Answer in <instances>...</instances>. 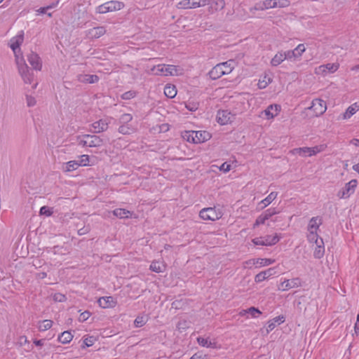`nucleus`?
<instances>
[{
  "mask_svg": "<svg viewBox=\"0 0 359 359\" xmlns=\"http://www.w3.org/2000/svg\"><path fill=\"white\" fill-rule=\"evenodd\" d=\"M235 61L229 60L216 65L208 73L212 80H217L223 75L230 74L234 69Z\"/></svg>",
  "mask_w": 359,
  "mask_h": 359,
  "instance_id": "f257e3e1",
  "label": "nucleus"
},
{
  "mask_svg": "<svg viewBox=\"0 0 359 359\" xmlns=\"http://www.w3.org/2000/svg\"><path fill=\"white\" fill-rule=\"evenodd\" d=\"M124 6L125 4L122 1H109L98 6L96 8V13L104 14L108 12L120 11L124 8Z\"/></svg>",
  "mask_w": 359,
  "mask_h": 359,
  "instance_id": "f03ea898",
  "label": "nucleus"
},
{
  "mask_svg": "<svg viewBox=\"0 0 359 359\" xmlns=\"http://www.w3.org/2000/svg\"><path fill=\"white\" fill-rule=\"evenodd\" d=\"M223 213L221 210L213 208H205L199 212L200 217L203 220L216 221L222 218Z\"/></svg>",
  "mask_w": 359,
  "mask_h": 359,
  "instance_id": "7ed1b4c3",
  "label": "nucleus"
},
{
  "mask_svg": "<svg viewBox=\"0 0 359 359\" xmlns=\"http://www.w3.org/2000/svg\"><path fill=\"white\" fill-rule=\"evenodd\" d=\"M280 238L278 233H275L273 236L256 237L252 240V242L255 245L273 246L279 242Z\"/></svg>",
  "mask_w": 359,
  "mask_h": 359,
  "instance_id": "20e7f679",
  "label": "nucleus"
},
{
  "mask_svg": "<svg viewBox=\"0 0 359 359\" xmlns=\"http://www.w3.org/2000/svg\"><path fill=\"white\" fill-rule=\"evenodd\" d=\"M326 146L323 144L315 146L313 147H299L295 148L293 149L294 154H297L301 156L306 157V156H312L314 155H316L317 154L323 151Z\"/></svg>",
  "mask_w": 359,
  "mask_h": 359,
  "instance_id": "39448f33",
  "label": "nucleus"
},
{
  "mask_svg": "<svg viewBox=\"0 0 359 359\" xmlns=\"http://www.w3.org/2000/svg\"><path fill=\"white\" fill-rule=\"evenodd\" d=\"M313 111V116L318 117L323 115L327 109L326 102L320 98L313 99L311 105L307 108Z\"/></svg>",
  "mask_w": 359,
  "mask_h": 359,
  "instance_id": "423d86ee",
  "label": "nucleus"
},
{
  "mask_svg": "<svg viewBox=\"0 0 359 359\" xmlns=\"http://www.w3.org/2000/svg\"><path fill=\"white\" fill-rule=\"evenodd\" d=\"M18 70L25 83L32 84L34 83L35 76L33 69H30L26 63L18 66Z\"/></svg>",
  "mask_w": 359,
  "mask_h": 359,
  "instance_id": "0eeeda50",
  "label": "nucleus"
},
{
  "mask_svg": "<svg viewBox=\"0 0 359 359\" xmlns=\"http://www.w3.org/2000/svg\"><path fill=\"white\" fill-rule=\"evenodd\" d=\"M357 185V180H351L348 183L345 184V186L338 192L337 196L340 198H349L355 192Z\"/></svg>",
  "mask_w": 359,
  "mask_h": 359,
  "instance_id": "6e6552de",
  "label": "nucleus"
},
{
  "mask_svg": "<svg viewBox=\"0 0 359 359\" xmlns=\"http://www.w3.org/2000/svg\"><path fill=\"white\" fill-rule=\"evenodd\" d=\"M302 285V281L299 278H294L292 279H285L280 283L278 289L282 291H287L292 288H297Z\"/></svg>",
  "mask_w": 359,
  "mask_h": 359,
  "instance_id": "1a4fd4ad",
  "label": "nucleus"
},
{
  "mask_svg": "<svg viewBox=\"0 0 359 359\" xmlns=\"http://www.w3.org/2000/svg\"><path fill=\"white\" fill-rule=\"evenodd\" d=\"M277 268L278 267H271L269 268L266 270L259 272L255 276V282L256 283H259L276 275Z\"/></svg>",
  "mask_w": 359,
  "mask_h": 359,
  "instance_id": "9d476101",
  "label": "nucleus"
},
{
  "mask_svg": "<svg viewBox=\"0 0 359 359\" xmlns=\"http://www.w3.org/2000/svg\"><path fill=\"white\" fill-rule=\"evenodd\" d=\"M27 58L33 69L36 71L41 70L42 60L36 53L32 51L29 54L27 55Z\"/></svg>",
  "mask_w": 359,
  "mask_h": 359,
  "instance_id": "9b49d317",
  "label": "nucleus"
},
{
  "mask_svg": "<svg viewBox=\"0 0 359 359\" xmlns=\"http://www.w3.org/2000/svg\"><path fill=\"white\" fill-rule=\"evenodd\" d=\"M174 70H175L174 65H166L164 64L158 65L152 69L155 74L164 76L173 75Z\"/></svg>",
  "mask_w": 359,
  "mask_h": 359,
  "instance_id": "f8f14e48",
  "label": "nucleus"
},
{
  "mask_svg": "<svg viewBox=\"0 0 359 359\" xmlns=\"http://www.w3.org/2000/svg\"><path fill=\"white\" fill-rule=\"evenodd\" d=\"M109 123L110 122L107 118H102L99 121H95L91 125L93 128V132L95 133H100L106 131L108 129Z\"/></svg>",
  "mask_w": 359,
  "mask_h": 359,
  "instance_id": "ddd939ff",
  "label": "nucleus"
},
{
  "mask_svg": "<svg viewBox=\"0 0 359 359\" xmlns=\"http://www.w3.org/2000/svg\"><path fill=\"white\" fill-rule=\"evenodd\" d=\"M97 303L99 306L103 309H107L115 307L117 304V301L114 297L108 296L99 298Z\"/></svg>",
  "mask_w": 359,
  "mask_h": 359,
  "instance_id": "4468645a",
  "label": "nucleus"
},
{
  "mask_svg": "<svg viewBox=\"0 0 359 359\" xmlns=\"http://www.w3.org/2000/svg\"><path fill=\"white\" fill-rule=\"evenodd\" d=\"M24 41V32L20 31L18 34L15 36L13 37L10 40V48L13 50V52H15V50H18L20 48V46L22 44Z\"/></svg>",
  "mask_w": 359,
  "mask_h": 359,
  "instance_id": "2eb2a0df",
  "label": "nucleus"
},
{
  "mask_svg": "<svg viewBox=\"0 0 359 359\" xmlns=\"http://www.w3.org/2000/svg\"><path fill=\"white\" fill-rule=\"evenodd\" d=\"M232 114L228 110H219L217 114V121L220 125H226L231 122Z\"/></svg>",
  "mask_w": 359,
  "mask_h": 359,
  "instance_id": "dca6fc26",
  "label": "nucleus"
},
{
  "mask_svg": "<svg viewBox=\"0 0 359 359\" xmlns=\"http://www.w3.org/2000/svg\"><path fill=\"white\" fill-rule=\"evenodd\" d=\"M281 110V107L280 104H270L264 111L263 113L266 116L267 119H271L276 116L278 113Z\"/></svg>",
  "mask_w": 359,
  "mask_h": 359,
  "instance_id": "f3484780",
  "label": "nucleus"
},
{
  "mask_svg": "<svg viewBox=\"0 0 359 359\" xmlns=\"http://www.w3.org/2000/svg\"><path fill=\"white\" fill-rule=\"evenodd\" d=\"M78 81L84 83H97L100 80V78L96 74H81L78 75Z\"/></svg>",
  "mask_w": 359,
  "mask_h": 359,
  "instance_id": "a211bd4d",
  "label": "nucleus"
},
{
  "mask_svg": "<svg viewBox=\"0 0 359 359\" xmlns=\"http://www.w3.org/2000/svg\"><path fill=\"white\" fill-rule=\"evenodd\" d=\"M85 139L88 140V147H99L103 145L104 142L99 136L93 135H83Z\"/></svg>",
  "mask_w": 359,
  "mask_h": 359,
  "instance_id": "6ab92c4d",
  "label": "nucleus"
},
{
  "mask_svg": "<svg viewBox=\"0 0 359 359\" xmlns=\"http://www.w3.org/2000/svg\"><path fill=\"white\" fill-rule=\"evenodd\" d=\"M106 33V29L104 27L100 26L93 27L88 30L87 36L90 39H98L103 36Z\"/></svg>",
  "mask_w": 359,
  "mask_h": 359,
  "instance_id": "aec40b11",
  "label": "nucleus"
},
{
  "mask_svg": "<svg viewBox=\"0 0 359 359\" xmlns=\"http://www.w3.org/2000/svg\"><path fill=\"white\" fill-rule=\"evenodd\" d=\"M194 137L196 144H200L209 140L212 135L209 132L206 130H194Z\"/></svg>",
  "mask_w": 359,
  "mask_h": 359,
  "instance_id": "412c9836",
  "label": "nucleus"
},
{
  "mask_svg": "<svg viewBox=\"0 0 359 359\" xmlns=\"http://www.w3.org/2000/svg\"><path fill=\"white\" fill-rule=\"evenodd\" d=\"M285 316H277L272 320H269L268 322L267 327H266V332L267 333H269L271 331H272L277 325H280L285 322Z\"/></svg>",
  "mask_w": 359,
  "mask_h": 359,
  "instance_id": "4be33fe9",
  "label": "nucleus"
},
{
  "mask_svg": "<svg viewBox=\"0 0 359 359\" xmlns=\"http://www.w3.org/2000/svg\"><path fill=\"white\" fill-rule=\"evenodd\" d=\"M278 193L276 191L271 192L265 198L262 200L259 203V207L260 210H263L268 205H269L277 197Z\"/></svg>",
  "mask_w": 359,
  "mask_h": 359,
  "instance_id": "5701e85b",
  "label": "nucleus"
},
{
  "mask_svg": "<svg viewBox=\"0 0 359 359\" xmlns=\"http://www.w3.org/2000/svg\"><path fill=\"white\" fill-rule=\"evenodd\" d=\"M209 10L211 13L222 10L225 6L224 0H210L208 4Z\"/></svg>",
  "mask_w": 359,
  "mask_h": 359,
  "instance_id": "b1692460",
  "label": "nucleus"
},
{
  "mask_svg": "<svg viewBox=\"0 0 359 359\" xmlns=\"http://www.w3.org/2000/svg\"><path fill=\"white\" fill-rule=\"evenodd\" d=\"M323 224L322 218L320 217H313L309 220L307 230L308 231H317L319 230L320 226Z\"/></svg>",
  "mask_w": 359,
  "mask_h": 359,
  "instance_id": "393cba45",
  "label": "nucleus"
},
{
  "mask_svg": "<svg viewBox=\"0 0 359 359\" xmlns=\"http://www.w3.org/2000/svg\"><path fill=\"white\" fill-rule=\"evenodd\" d=\"M316 244V248L313 252V257L316 259H321L325 254V247L323 238H320V242H318Z\"/></svg>",
  "mask_w": 359,
  "mask_h": 359,
  "instance_id": "a878e982",
  "label": "nucleus"
},
{
  "mask_svg": "<svg viewBox=\"0 0 359 359\" xmlns=\"http://www.w3.org/2000/svg\"><path fill=\"white\" fill-rule=\"evenodd\" d=\"M285 60V55L283 51H278L271 59V65L277 67Z\"/></svg>",
  "mask_w": 359,
  "mask_h": 359,
  "instance_id": "bb28decb",
  "label": "nucleus"
},
{
  "mask_svg": "<svg viewBox=\"0 0 359 359\" xmlns=\"http://www.w3.org/2000/svg\"><path fill=\"white\" fill-rule=\"evenodd\" d=\"M73 339V334L70 331H64L58 335L57 340L59 342L66 344L69 343Z\"/></svg>",
  "mask_w": 359,
  "mask_h": 359,
  "instance_id": "cd10ccee",
  "label": "nucleus"
},
{
  "mask_svg": "<svg viewBox=\"0 0 359 359\" xmlns=\"http://www.w3.org/2000/svg\"><path fill=\"white\" fill-rule=\"evenodd\" d=\"M359 110V105H358L357 102L353 103L350 105L344 113V118L348 119L351 118L353 114L356 113L357 111Z\"/></svg>",
  "mask_w": 359,
  "mask_h": 359,
  "instance_id": "c85d7f7f",
  "label": "nucleus"
},
{
  "mask_svg": "<svg viewBox=\"0 0 359 359\" xmlns=\"http://www.w3.org/2000/svg\"><path fill=\"white\" fill-rule=\"evenodd\" d=\"M164 94L168 98H173L177 95L176 86L173 84L168 83L164 88Z\"/></svg>",
  "mask_w": 359,
  "mask_h": 359,
  "instance_id": "c756f323",
  "label": "nucleus"
},
{
  "mask_svg": "<svg viewBox=\"0 0 359 359\" xmlns=\"http://www.w3.org/2000/svg\"><path fill=\"white\" fill-rule=\"evenodd\" d=\"M197 342L198 344L203 347H207V348H215L217 347L216 342H212L209 341L208 338H203L202 337H198L197 338Z\"/></svg>",
  "mask_w": 359,
  "mask_h": 359,
  "instance_id": "7c9ffc66",
  "label": "nucleus"
},
{
  "mask_svg": "<svg viewBox=\"0 0 359 359\" xmlns=\"http://www.w3.org/2000/svg\"><path fill=\"white\" fill-rule=\"evenodd\" d=\"M323 72L334 73L339 69V65L334 63H327L319 67Z\"/></svg>",
  "mask_w": 359,
  "mask_h": 359,
  "instance_id": "2f4dec72",
  "label": "nucleus"
},
{
  "mask_svg": "<svg viewBox=\"0 0 359 359\" xmlns=\"http://www.w3.org/2000/svg\"><path fill=\"white\" fill-rule=\"evenodd\" d=\"M255 262L256 267L258 268L271 265L275 262V259L270 258H257Z\"/></svg>",
  "mask_w": 359,
  "mask_h": 359,
  "instance_id": "473e14b6",
  "label": "nucleus"
},
{
  "mask_svg": "<svg viewBox=\"0 0 359 359\" xmlns=\"http://www.w3.org/2000/svg\"><path fill=\"white\" fill-rule=\"evenodd\" d=\"M113 214L114 216L123 219L129 217L130 212L123 208H116L115 210H113Z\"/></svg>",
  "mask_w": 359,
  "mask_h": 359,
  "instance_id": "72a5a7b5",
  "label": "nucleus"
},
{
  "mask_svg": "<svg viewBox=\"0 0 359 359\" xmlns=\"http://www.w3.org/2000/svg\"><path fill=\"white\" fill-rule=\"evenodd\" d=\"M79 167L77 161H69L65 163V167L63 168V170L65 172H72L76 170Z\"/></svg>",
  "mask_w": 359,
  "mask_h": 359,
  "instance_id": "f704fd0d",
  "label": "nucleus"
},
{
  "mask_svg": "<svg viewBox=\"0 0 359 359\" xmlns=\"http://www.w3.org/2000/svg\"><path fill=\"white\" fill-rule=\"evenodd\" d=\"M119 133L123 135H130L135 131V128L131 125L121 124L118 129Z\"/></svg>",
  "mask_w": 359,
  "mask_h": 359,
  "instance_id": "c9c22d12",
  "label": "nucleus"
},
{
  "mask_svg": "<svg viewBox=\"0 0 359 359\" xmlns=\"http://www.w3.org/2000/svg\"><path fill=\"white\" fill-rule=\"evenodd\" d=\"M13 53L17 67L26 63L20 48L18 50H15V52H13Z\"/></svg>",
  "mask_w": 359,
  "mask_h": 359,
  "instance_id": "e433bc0d",
  "label": "nucleus"
},
{
  "mask_svg": "<svg viewBox=\"0 0 359 359\" xmlns=\"http://www.w3.org/2000/svg\"><path fill=\"white\" fill-rule=\"evenodd\" d=\"M53 325L51 320H43L39 322L38 329L39 331H46L50 329Z\"/></svg>",
  "mask_w": 359,
  "mask_h": 359,
  "instance_id": "4c0bfd02",
  "label": "nucleus"
},
{
  "mask_svg": "<svg viewBox=\"0 0 359 359\" xmlns=\"http://www.w3.org/2000/svg\"><path fill=\"white\" fill-rule=\"evenodd\" d=\"M182 136L183 139L187 140V142H189L190 143L196 144L195 137H194V130H186L182 133Z\"/></svg>",
  "mask_w": 359,
  "mask_h": 359,
  "instance_id": "58836bf2",
  "label": "nucleus"
},
{
  "mask_svg": "<svg viewBox=\"0 0 359 359\" xmlns=\"http://www.w3.org/2000/svg\"><path fill=\"white\" fill-rule=\"evenodd\" d=\"M309 233L307 234V239L310 243H317L320 242V238H321L317 231H308Z\"/></svg>",
  "mask_w": 359,
  "mask_h": 359,
  "instance_id": "ea45409f",
  "label": "nucleus"
},
{
  "mask_svg": "<svg viewBox=\"0 0 359 359\" xmlns=\"http://www.w3.org/2000/svg\"><path fill=\"white\" fill-rule=\"evenodd\" d=\"M191 322L187 320H181L177 324V330L182 332L190 327Z\"/></svg>",
  "mask_w": 359,
  "mask_h": 359,
  "instance_id": "a19ab883",
  "label": "nucleus"
},
{
  "mask_svg": "<svg viewBox=\"0 0 359 359\" xmlns=\"http://www.w3.org/2000/svg\"><path fill=\"white\" fill-rule=\"evenodd\" d=\"M148 316H137L134 320V325L136 327H141L148 321Z\"/></svg>",
  "mask_w": 359,
  "mask_h": 359,
  "instance_id": "79ce46f5",
  "label": "nucleus"
},
{
  "mask_svg": "<svg viewBox=\"0 0 359 359\" xmlns=\"http://www.w3.org/2000/svg\"><path fill=\"white\" fill-rule=\"evenodd\" d=\"M238 314H262V313L257 308L251 306L247 309L240 310Z\"/></svg>",
  "mask_w": 359,
  "mask_h": 359,
  "instance_id": "37998d69",
  "label": "nucleus"
},
{
  "mask_svg": "<svg viewBox=\"0 0 359 359\" xmlns=\"http://www.w3.org/2000/svg\"><path fill=\"white\" fill-rule=\"evenodd\" d=\"M163 266V265L161 263L153 261L150 264L149 269L154 272L160 273L162 271Z\"/></svg>",
  "mask_w": 359,
  "mask_h": 359,
  "instance_id": "c03bdc74",
  "label": "nucleus"
},
{
  "mask_svg": "<svg viewBox=\"0 0 359 359\" xmlns=\"http://www.w3.org/2000/svg\"><path fill=\"white\" fill-rule=\"evenodd\" d=\"M51 297L55 302H65L67 299L66 295L60 292H55Z\"/></svg>",
  "mask_w": 359,
  "mask_h": 359,
  "instance_id": "a18cd8bd",
  "label": "nucleus"
},
{
  "mask_svg": "<svg viewBox=\"0 0 359 359\" xmlns=\"http://www.w3.org/2000/svg\"><path fill=\"white\" fill-rule=\"evenodd\" d=\"M137 95V92L135 91V90H128V91H126L125 93H123L121 95V98L122 100H131L134 97H135Z\"/></svg>",
  "mask_w": 359,
  "mask_h": 359,
  "instance_id": "49530a36",
  "label": "nucleus"
},
{
  "mask_svg": "<svg viewBox=\"0 0 359 359\" xmlns=\"http://www.w3.org/2000/svg\"><path fill=\"white\" fill-rule=\"evenodd\" d=\"M279 211L277 210L276 208H270L262 212V215L269 219L272 216L278 214Z\"/></svg>",
  "mask_w": 359,
  "mask_h": 359,
  "instance_id": "de8ad7c7",
  "label": "nucleus"
},
{
  "mask_svg": "<svg viewBox=\"0 0 359 359\" xmlns=\"http://www.w3.org/2000/svg\"><path fill=\"white\" fill-rule=\"evenodd\" d=\"M191 0H182L177 4V8L181 9L194 8L192 7Z\"/></svg>",
  "mask_w": 359,
  "mask_h": 359,
  "instance_id": "09e8293b",
  "label": "nucleus"
},
{
  "mask_svg": "<svg viewBox=\"0 0 359 359\" xmlns=\"http://www.w3.org/2000/svg\"><path fill=\"white\" fill-rule=\"evenodd\" d=\"M133 120V116L130 114H123L119 118L121 124L130 125L129 123Z\"/></svg>",
  "mask_w": 359,
  "mask_h": 359,
  "instance_id": "8fccbe9b",
  "label": "nucleus"
},
{
  "mask_svg": "<svg viewBox=\"0 0 359 359\" xmlns=\"http://www.w3.org/2000/svg\"><path fill=\"white\" fill-rule=\"evenodd\" d=\"M79 166H88L90 165V157L87 154H83L80 156V160L77 161Z\"/></svg>",
  "mask_w": 359,
  "mask_h": 359,
  "instance_id": "3c124183",
  "label": "nucleus"
},
{
  "mask_svg": "<svg viewBox=\"0 0 359 359\" xmlns=\"http://www.w3.org/2000/svg\"><path fill=\"white\" fill-rule=\"evenodd\" d=\"M192 7L194 8L208 6L210 0H191Z\"/></svg>",
  "mask_w": 359,
  "mask_h": 359,
  "instance_id": "603ef678",
  "label": "nucleus"
},
{
  "mask_svg": "<svg viewBox=\"0 0 359 359\" xmlns=\"http://www.w3.org/2000/svg\"><path fill=\"white\" fill-rule=\"evenodd\" d=\"M39 213H40V215H43L47 217H49V216L52 215V214L53 213V211L51 208L44 205L40 208Z\"/></svg>",
  "mask_w": 359,
  "mask_h": 359,
  "instance_id": "864d4df0",
  "label": "nucleus"
},
{
  "mask_svg": "<svg viewBox=\"0 0 359 359\" xmlns=\"http://www.w3.org/2000/svg\"><path fill=\"white\" fill-rule=\"evenodd\" d=\"M95 341V339L94 337H86L83 339L82 347H90L94 344Z\"/></svg>",
  "mask_w": 359,
  "mask_h": 359,
  "instance_id": "5fc2aeb1",
  "label": "nucleus"
},
{
  "mask_svg": "<svg viewBox=\"0 0 359 359\" xmlns=\"http://www.w3.org/2000/svg\"><path fill=\"white\" fill-rule=\"evenodd\" d=\"M266 220L268 219L262 213L257 217L255 223L253 224V228H256L261 224H264Z\"/></svg>",
  "mask_w": 359,
  "mask_h": 359,
  "instance_id": "6e6d98bb",
  "label": "nucleus"
},
{
  "mask_svg": "<svg viewBox=\"0 0 359 359\" xmlns=\"http://www.w3.org/2000/svg\"><path fill=\"white\" fill-rule=\"evenodd\" d=\"M306 48L303 43L299 44L293 50H294L297 58L300 57Z\"/></svg>",
  "mask_w": 359,
  "mask_h": 359,
  "instance_id": "4d7b16f0",
  "label": "nucleus"
},
{
  "mask_svg": "<svg viewBox=\"0 0 359 359\" xmlns=\"http://www.w3.org/2000/svg\"><path fill=\"white\" fill-rule=\"evenodd\" d=\"M263 2L265 9L276 8V0H264Z\"/></svg>",
  "mask_w": 359,
  "mask_h": 359,
  "instance_id": "13d9d810",
  "label": "nucleus"
},
{
  "mask_svg": "<svg viewBox=\"0 0 359 359\" xmlns=\"http://www.w3.org/2000/svg\"><path fill=\"white\" fill-rule=\"evenodd\" d=\"M48 10V8L47 6H43V7H41V8H39V9H37L36 11V15L47 14V15L49 18H51L52 17V13H47Z\"/></svg>",
  "mask_w": 359,
  "mask_h": 359,
  "instance_id": "bf43d9fd",
  "label": "nucleus"
},
{
  "mask_svg": "<svg viewBox=\"0 0 359 359\" xmlns=\"http://www.w3.org/2000/svg\"><path fill=\"white\" fill-rule=\"evenodd\" d=\"M285 55V60H292V59H297V56L295 54L294 50H290L287 51H283Z\"/></svg>",
  "mask_w": 359,
  "mask_h": 359,
  "instance_id": "052dcab7",
  "label": "nucleus"
},
{
  "mask_svg": "<svg viewBox=\"0 0 359 359\" xmlns=\"http://www.w3.org/2000/svg\"><path fill=\"white\" fill-rule=\"evenodd\" d=\"M26 101L27 106L29 107H34L36 103L35 97L32 95H26Z\"/></svg>",
  "mask_w": 359,
  "mask_h": 359,
  "instance_id": "680f3d73",
  "label": "nucleus"
},
{
  "mask_svg": "<svg viewBox=\"0 0 359 359\" xmlns=\"http://www.w3.org/2000/svg\"><path fill=\"white\" fill-rule=\"evenodd\" d=\"M276 7L285 8L290 6V1L288 0H276Z\"/></svg>",
  "mask_w": 359,
  "mask_h": 359,
  "instance_id": "e2e57ef3",
  "label": "nucleus"
},
{
  "mask_svg": "<svg viewBox=\"0 0 359 359\" xmlns=\"http://www.w3.org/2000/svg\"><path fill=\"white\" fill-rule=\"evenodd\" d=\"M264 2L263 1H260L257 3H256L254 6V7L251 8H250V11H252L253 10H255V11H264V10H266L265 8H264Z\"/></svg>",
  "mask_w": 359,
  "mask_h": 359,
  "instance_id": "0e129e2a",
  "label": "nucleus"
},
{
  "mask_svg": "<svg viewBox=\"0 0 359 359\" xmlns=\"http://www.w3.org/2000/svg\"><path fill=\"white\" fill-rule=\"evenodd\" d=\"M272 82V79L269 77L268 78V81H265V80H263V81H259V83H258V87L259 89H264L265 88L269 83H271Z\"/></svg>",
  "mask_w": 359,
  "mask_h": 359,
  "instance_id": "69168bd1",
  "label": "nucleus"
},
{
  "mask_svg": "<svg viewBox=\"0 0 359 359\" xmlns=\"http://www.w3.org/2000/svg\"><path fill=\"white\" fill-rule=\"evenodd\" d=\"M77 140H78V144L79 146H82V147H88V139H85L83 137V138L81 137V136H78L77 137Z\"/></svg>",
  "mask_w": 359,
  "mask_h": 359,
  "instance_id": "338daca9",
  "label": "nucleus"
},
{
  "mask_svg": "<svg viewBox=\"0 0 359 359\" xmlns=\"http://www.w3.org/2000/svg\"><path fill=\"white\" fill-rule=\"evenodd\" d=\"M230 170L231 165L226 162L223 163L219 167V170L224 172V173L229 172Z\"/></svg>",
  "mask_w": 359,
  "mask_h": 359,
  "instance_id": "774afa93",
  "label": "nucleus"
}]
</instances>
